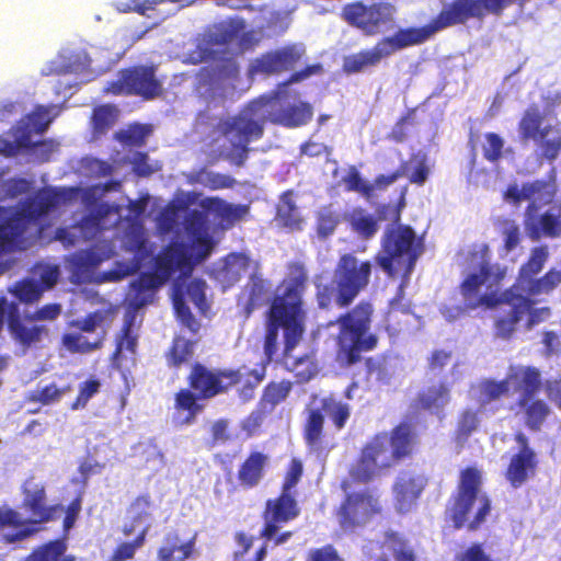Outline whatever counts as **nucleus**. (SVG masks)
I'll use <instances>...</instances> for the list:
<instances>
[{"label":"nucleus","instance_id":"1","mask_svg":"<svg viewBox=\"0 0 561 561\" xmlns=\"http://www.w3.org/2000/svg\"><path fill=\"white\" fill-rule=\"evenodd\" d=\"M265 379V365L242 371L241 367L218 368L194 362L186 376L187 388H182L174 394V409L185 412V424H191L203 412L204 401L219 396H226L237 389V396L245 403L254 399L255 391Z\"/></svg>","mask_w":561,"mask_h":561},{"label":"nucleus","instance_id":"2","mask_svg":"<svg viewBox=\"0 0 561 561\" xmlns=\"http://www.w3.org/2000/svg\"><path fill=\"white\" fill-rule=\"evenodd\" d=\"M309 283V273L306 265L299 261L287 264V275L278 286L266 314V332L264 336V354L267 365L277 352L279 329H284V356L298 345L305 333L307 312L304 296ZM262 364L260 365V367Z\"/></svg>","mask_w":561,"mask_h":561},{"label":"nucleus","instance_id":"3","mask_svg":"<svg viewBox=\"0 0 561 561\" xmlns=\"http://www.w3.org/2000/svg\"><path fill=\"white\" fill-rule=\"evenodd\" d=\"M542 389V376L535 366L511 368L502 380L486 379L481 383L484 403L506 397L512 391L518 393L517 400L508 407L514 416H522L525 426L531 432H539L551 414L549 404L535 398Z\"/></svg>","mask_w":561,"mask_h":561},{"label":"nucleus","instance_id":"4","mask_svg":"<svg viewBox=\"0 0 561 561\" xmlns=\"http://www.w3.org/2000/svg\"><path fill=\"white\" fill-rule=\"evenodd\" d=\"M21 493V507L28 514L27 519L12 507L0 506V536L8 545L31 538L39 530L38 524L55 522L66 512L62 504L48 503L46 483L33 476L23 482Z\"/></svg>","mask_w":561,"mask_h":561},{"label":"nucleus","instance_id":"5","mask_svg":"<svg viewBox=\"0 0 561 561\" xmlns=\"http://www.w3.org/2000/svg\"><path fill=\"white\" fill-rule=\"evenodd\" d=\"M423 252V237H419L410 225L386 227L380 239V250L374 260L389 278H400L399 296L390 301V313L399 310L403 288L409 284Z\"/></svg>","mask_w":561,"mask_h":561},{"label":"nucleus","instance_id":"6","mask_svg":"<svg viewBox=\"0 0 561 561\" xmlns=\"http://www.w3.org/2000/svg\"><path fill=\"white\" fill-rule=\"evenodd\" d=\"M64 195L53 190H41L21 203L20 207L0 206V257L4 254L25 250L28 242L25 232L30 225L57 208Z\"/></svg>","mask_w":561,"mask_h":561},{"label":"nucleus","instance_id":"7","mask_svg":"<svg viewBox=\"0 0 561 561\" xmlns=\"http://www.w3.org/2000/svg\"><path fill=\"white\" fill-rule=\"evenodd\" d=\"M374 306L360 300L352 309L339 314L329 324H336V359L342 366L351 367L362 362V354L377 348L379 337L370 332Z\"/></svg>","mask_w":561,"mask_h":561},{"label":"nucleus","instance_id":"8","mask_svg":"<svg viewBox=\"0 0 561 561\" xmlns=\"http://www.w3.org/2000/svg\"><path fill=\"white\" fill-rule=\"evenodd\" d=\"M482 472L473 466L463 468L459 473L456 491L451 494L446 513L455 529L467 527L476 531L491 513L490 497L481 493Z\"/></svg>","mask_w":561,"mask_h":561},{"label":"nucleus","instance_id":"9","mask_svg":"<svg viewBox=\"0 0 561 561\" xmlns=\"http://www.w3.org/2000/svg\"><path fill=\"white\" fill-rule=\"evenodd\" d=\"M476 0H454L426 25L399 28L393 35L381 38V44L393 53L410 46L427 42L436 32L457 24H465L469 19H479Z\"/></svg>","mask_w":561,"mask_h":561},{"label":"nucleus","instance_id":"10","mask_svg":"<svg viewBox=\"0 0 561 561\" xmlns=\"http://www.w3.org/2000/svg\"><path fill=\"white\" fill-rule=\"evenodd\" d=\"M322 411L329 415L337 431L343 430L351 417V405L336 400L333 396L322 398L320 408L307 410L302 438L307 450L316 456H327L335 447L334 439L325 432V417Z\"/></svg>","mask_w":561,"mask_h":561},{"label":"nucleus","instance_id":"11","mask_svg":"<svg viewBox=\"0 0 561 561\" xmlns=\"http://www.w3.org/2000/svg\"><path fill=\"white\" fill-rule=\"evenodd\" d=\"M213 134L230 142L231 149L226 154L229 162L236 167H243L249 157L250 142L263 137L264 124L248 113H239L219 118Z\"/></svg>","mask_w":561,"mask_h":561},{"label":"nucleus","instance_id":"12","mask_svg":"<svg viewBox=\"0 0 561 561\" xmlns=\"http://www.w3.org/2000/svg\"><path fill=\"white\" fill-rule=\"evenodd\" d=\"M504 307L495 314L493 323L495 336L502 340L513 337L524 317H527L525 329L531 330L551 316L550 307H535L530 296L517 294L513 289L506 295Z\"/></svg>","mask_w":561,"mask_h":561},{"label":"nucleus","instance_id":"13","mask_svg":"<svg viewBox=\"0 0 561 561\" xmlns=\"http://www.w3.org/2000/svg\"><path fill=\"white\" fill-rule=\"evenodd\" d=\"M507 268L500 264H491L486 261L479 266L478 273L469 274L460 284V293L469 309L484 307L488 309H496V312L505 305L506 295L512 288L502 293L493 290L486 294H480L481 287L490 282V286L499 285L505 277Z\"/></svg>","mask_w":561,"mask_h":561},{"label":"nucleus","instance_id":"14","mask_svg":"<svg viewBox=\"0 0 561 561\" xmlns=\"http://www.w3.org/2000/svg\"><path fill=\"white\" fill-rule=\"evenodd\" d=\"M545 114L538 105H529L518 122L519 138L534 141L537 145L538 158L549 163L554 162L561 154V127L545 125Z\"/></svg>","mask_w":561,"mask_h":561},{"label":"nucleus","instance_id":"15","mask_svg":"<svg viewBox=\"0 0 561 561\" xmlns=\"http://www.w3.org/2000/svg\"><path fill=\"white\" fill-rule=\"evenodd\" d=\"M103 93L133 95L149 101L161 96L163 87L153 66L137 65L121 69L117 79L103 88Z\"/></svg>","mask_w":561,"mask_h":561},{"label":"nucleus","instance_id":"16","mask_svg":"<svg viewBox=\"0 0 561 561\" xmlns=\"http://www.w3.org/2000/svg\"><path fill=\"white\" fill-rule=\"evenodd\" d=\"M381 513L379 496L368 489L347 493L336 510L340 527L347 533L355 531Z\"/></svg>","mask_w":561,"mask_h":561},{"label":"nucleus","instance_id":"17","mask_svg":"<svg viewBox=\"0 0 561 561\" xmlns=\"http://www.w3.org/2000/svg\"><path fill=\"white\" fill-rule=\"evenodd\" d=\"M334 277L340 285L341 300L352 302L369 285L373 263L359 261L353 253L342 254L334 267Z\"/></svg>","mask_w":561,"mask_h":561},{"label":"nucleus","instance_id":"18","mask_svg":"<svg viewBox=\"0 0 561 561\" xmlns=\"http://www.w3.org/2000/svg\"><path fill=\"white\" fill-rule=\"evenodd\" d=\"M396 12V7L389 2L365 4L356 1L343 7L342 18L365 35L374 36L380 32L382 25L393 22Z\"/></svg>","mask_w":561,"mask_h":561},{"label":"nucleus","instance_id":"19","mask_svg":"<svg viewBox=\"0 0 561 561\" xmlns=\"http://www.w3.org/2000/svg\"><path fill=\"white\" fill-rule=\"evenodd\" d=\"M558 192L554 171L546 179H537L525 182L522 186L517 183L510 184L503 192V199L512 206H519L527 201L525 213L538 211L542 206L550 205Z\"/></svg>","mask_w":561,"mask_h":561},{"label":"nucleus","instance_id":"20","mask_svg":"<svg viewBox=\"0 0 561 561\" xmlns=\"http://www.w3.org/2000/svg\"><path fill=\"white\" fill-rule=\"evenodd\" d=\"M171 257L167 253L159 252L154 257L153 271L141 273L130 284L128 295L129 307L135 311L152 301L154 290L163 286L174 274Z\"/></svg>","mask_w":561,"mask_h":561},{"label":"nucleus","instance_id":"21","mask_svg":"<svg viewBox=\"0 0 561 561\" xmlns=\"http://www.w3.org/2000/svg\"><path fill=\"white\" fill-rule=\"evenodd\" d=\"M387 455V432H380L374 435L360 449V453L354 463L351 466L348 474L353 482L368 483L381 470L390 467L383 466V460H388Z\"/></svg>","mask_w":561,"mask_h":561},{"label":"nucleus","instance_id":"22","mask_svg":"<svg viewBox=\"0 0 561 561\" xmlns=\"http://www.w3.org/2000/svg\"><path fill=\"white\" fill-rule=\"evenodd\" d=\"M387 455V432H380L374 435L360 449V453L354 463L351 466L348 474L353 482L368 483L381 470L390 467L383 466V460H388Z\"/></svg>","mask_w":561,"mask_h":561},{"label":"nucleus","instance_id":"23","mask_svg":"<svg viewBox=\"0 0 561 561\" xmlns=\"http://www.w3.org/2000/svg\"><path fill=\"white\" fill-rule=\"evenodd\" d=\"M214 245L213 238L204 232L194 237L196 253H193L192 247L183 241H170L160 252L171 257L170 264L174 272L179 271L182 276L190 277L195 266L210 255Z\"/></svg>","mask_w":561,"mask_h":561},{"label":"nucleus","instance_id":"24","mask_svg":"<svg viewBox=\"0 0 561 561\" xmlns=\"http://www.w3.org/2000/svg\"><path fill=\"white\" fill-rule=\"evenodd\" d=\"M81 505L82 499L81 495H78L66 507L62 537L38 546L26 557L25 561H76L73 554L67 553V538L80 515Z\"/></svg>","mask_w":561,"mask_h":561},{"label":"nucleus","instance_id":"25","mask_svg":"<svg viewBox=\"0 0 561 561\" xmlns=\"http://www.w3.org/2000/svg\"><path fill=\"white\" fill-rule=\"evenodd\" d=\"M513 439L518 450L511 456L504 476L511 486L518 489L536 474L539 461L525 433L515 432Z\"/></svg>","mask_w":561,"mask_h":561},{"label":"nucleus","instance_id":"26","mask_svg":"<svg viewBox=\"0 0 561 561\" xmlns=\"http://www.w3.org/2000/svg\"><path fill=\"white\" fill-rule=\"evenodd\" d=\"M300 515V507L295 495L280 491L276 497L268 499L262 512L264 525L260 531L261 538L270 540L280 526L290 523Z\"/></svg>","mask_w":561,"mask_h":561},{"label":"nucleus","instance_id":"27","mask_svg":"<svg viewBox=\"0 0 561 561\" xmlns=\"http://www.w3.org/2000/svg\"><path fill=\"white\" fill-rule=\"evenodd\" d=\"M431 169L428 159L423 152H414L410 156L409 161H402L398 169L388 173L379 174L370 183L373 186V198L375 191H385L388 186L397 182L399 179L407 176L411 184L422 186L428 180Z\"/></svg>","mask_w":561,"mask_h":561},{"label":"nucleus","instance_id":"28","mask_svg":"<svg viewBox=\"0 0 561 561\" xmlns=\"http://www.w3.org/2000/svg\"><path fill=\"white\" fill-rule=\"evenodd\" d=\"M4 322L12 337L22 346L28 347L39 343L43 336L48 335V329L45 325H25L19 306L14 302L9 304L5 298H0V332Z\"/></svg>","mask_w":561,"mask_h":561},{"label":"nucleus","instance_id":"29","mask_svg":"<svg viewBox=\"0 0 561 561\" xmlns=\"http://www.w3.org/2000/svg\"><path fill=\"white\" fill-rule=\"evenodd\" d=\"M240 76V68L234 54L226 50H214L211 62L198 71V81L209 88H221L233 84Z\"/></svg>","mask_w":561,"mask_h":561},{"label":"nucleus","instance_id":"30","mask_svg":"<svg viewBox=\"0 0 561 561\" xmlns=\"http://www.w3.org/2000/svg\"><path fill=\"white\" fill-rule=\"evenodd\" d=\"M302 53L294 45H287L268 50L254 58L248 69L249 76L262 75L265 77L279 75L293 70L300 61Z\"/></svg>","mask_w":561,"mask_h":561},{"label":"nucleus","instance_id":"31","mask_svg":"<svg viewBox=\"0 0 561 561\" xmlns=\"http://www.w3.org/2000/svg\"><path fill=\"white\" fill-rule=\"evenodd\" d=\"M419 444V434L411 421H401L390 433H387V457L383 466L393 467L412 456Z\"/></svg>","mask_w":561,"mask_h":561},{"label":"nucleus","instance_id":"32","mask_svg":"<svg viewBox=\"0 0 561 561\" xmlns=\"http://www.w3.org/2000/svg\"><path fill=\"white\" fill-rule=\"evenodd\" d=\"M524 229L533 241L541 238L557 239L561 237V214L546 210L542 214L529 211L524 214Z\"/></svg>","mask_w":561,"mask_h":561},{"label":"nucleus","instance_id":"33","mask_svg":"<svg viewBox=\"0 0 561 561\" xmlns=\"http://www.w3.org/2000/svg\"><path fill=\"white\" fill-rule=\"evenodd\" d=\"M450 401V388L447 382L439 381L419 391L415 398V408L428 411L439 420L445 417L444 408Z\"/></svg>","mask_w":561,"mask_h":561},{"label":"nucleus","instance_id":"34","mask_svg":"<svg viewBox=\"0 0 561 561\" xmlns=\"http://www.w3.org/2000/svg\"><path fill=\"white\" fill-rule=\"evenodd\" d=\"M313 117V107L308 102L289 104L271 113L268 121L286 128H298L307 125Z\"/></svg>","mask_w":561,"mask_h":561},{"label":"nucleus","instance_id":"35","mask_svg":"<svg viewBox=\"0 0 561 561\" xmlns=\"http://www.w3.org/2000/svg\"><path fill=\"white\" fill-rule=\"evenodd\" d=\"M314 286V298L321 310H328L335 304L339 308H347L352 302L341 300L339 282L328 278L323 274H317L312 278Z\"/></svg>","mask_w":561,"mask_h":561},{"label":"nucleus","instance_id":"36","mask_svg":"<svg viewBox=\"0 0 561 561\" xmlns=\"http://www.w3.org/2000/svg\"><path fill=\"white\" fill-rule=\"evenodd\" d=\"M196 535L190 540L182 542L176 531L168 533L163 538L162 546L157 551L159 561H186L192 558L195 551Z\"/></svg>","mask_w":561,"mask_h":561},{"label":"nucleus","instance_id":"37","mask_svg":"<svg viewBox=\"0 0 561 561\" xmlns=\"http://www.w3.org/2000/svg\"><path fill=\"white\" fill-rule=\"evenodd\" d=\"M267 462V455L261 451L250 453L238 470L240 485L247 489L256 486L264 476Z\"/></svg>","mask_w":561,"mask_h":561},{"label":"nucleus","instance_id":"38","mask_svg":"<svg viewBox=\"0 0 561 561\" xmlns=\"http://www.w3.org/2000/svg\"><path fill=\"white\" fill-rule=\"evenodd\" d=\"M389 56V51L386 50L381 41L371 49H364L357 54L350 55L344 58L343 70L346 73L362 72L367 67L377 66L383 58Z\"/></svg>","mask_w":561,"mask_h":561},{"label":"nucleus","instance_id":"39","mask_svg":"<svg viewBox=\"0 0 561 561\" xmlns=\"http://www.w3.org/2000/svg\"><path fill=\"white\" fill-rule=\"evenodd\" d=\"M185 278L186 277L180 274V277H178L173 283L171 294L172 302L174 304L175 294L179 291L182 294L183 301H185V297L187 296L201 312H205L208 308L205 294V282L199 278L186 282Z\"/></svg>","mask_w":561,"mask_h":561},{"label":"nucleus","instance_id":"40","mask_svg":"<svg viewBox=\"0 0 561 561\" xmlns=\"http://www.w3.org/2000/svg\"><path fill=\"white\" fill-rule=\"evenodd\" d=\"M209 208L216 211L219 225L224 229L232 228L237 222L241 221L250 210L248 205L230 204L219 197H210L207 199Z\"/></svg>","mask_w":561,"mask_h":561},{"label":"nucleus","instance_id":"41","mask_svg":"<svg viewBox=\"0 0 561 561\" xmlns=\"http://www.w3.org/2000/svg\"><path fill=\"white\" fill-rule=\"evenodd\" d=\"M427 484V479L423 476H401L394 484V491L401 508L415 502Z\"/></svg>","mask_w":561,"mask_h":561},{"label":"nucleus","instance_id":"42","mask_svg":"<svg viewBox=\"0 0 561 561\" xmlns=\"http://www.w3.org/2000/svg\"><path fill=\"white\" fill-rule=\"evenodd\" d=\"M10 134L13 140H3L2 151L8 157L18 154L21 150L32 149L36 146L43 145V141H32V128L27 121L21 119L16 125L12 126Z\"/></svg>","mask_w":561,"mask_h":561},{"label":"nucleus","instance_id":"43","mask_svg":"<svg viewBox=\"0 0 561 561\" xmlns=\"http://www.w3.org/2000/svg\"><path fill=\"white\" fill-rule=\"evenodd\" d=\"M276 219L280 226L290 231L301 230L304 218L294 202V192L291 190H287L280 195Z\"/></svg>","mask_w":561,"mask_h":561},{"label":"nucleus","instance_id":"44","mask_svg":"<svg viewBox=\"0 0 561 561\" xmlns=\"http://www.w3.org/2000/svg\"><path fill=\"white\" fill-rule=\"evenodd\" d=\"M294 383L288 379L270 381L263 388L259 407L263 412L271 413L277 405L285 402L293 390Z\"/></svg>","mask_w":561,"mask_h":561},{"label":"nucleus","instance_id":"45","mask_svg":"<svg viewBox=\"0 0 561 561\" xmlns=\"http://www.w3.org/2000/svg\"><path fill=\"white\" fill-rule=\"evenodd\" d=\"M259 270L260 264L254 263V268L245 286V290L248 291V299L244 305V311L248 316L263 304L270 291V284L265 278H263Z\"/></svg>","mask_w":561,"mask_h":561},{"label":"nucleus","instance_id":"46","mask_svg":"<svg viewBox=\"0 0 561 561\" xmlns=\"http://www.w3.org/2000/svg\"><path fill=\"white\" fill-rule=\"evenodd\" d=\"M108 257L110 254L105 251H100L96 245L78 251L71 259L73 273L79 277H85Z\"/></svg>","mask_w":561,"mask_h":561},{"label":"nucleus","instance_id":"47","mask_svg":"<svg viewBox=\"0 0 561 561\" xmlns=\"http://www.w3.org/2000/svg\"><path fill=\"white\" fill-rule=\"evenodd\" d=\"M549 259V249L546 244L538 245L531 249L530 255L525 263H523L518 271V280L522 285L529 286L531 280H535L545 264Z\"/></svg>","mask_w":561,"mask_h":561},{"label":"nucleus","instance_id":"48","mask_svg":"<svg viewBox=\"0 0 561 561\" xmlns=\"http://www.w3.org/2000/svg\"><path fill=\"white\" fill-rule=\"evenodd\" d=\"M351 229L362 239H371L379 230L378 219L362 207L354 208L347 216Z\"/></svg>","mask_w":561,"mask_h":561},{"label":"nucleus","instance_id":"49","mask_svg":"<svg viewBox=\"0 0 561 561\" xmlns=\"http://www.w3.org/2000/svg\"><path fill=\"white\" fill-rule=\"evenodd\" d=\"M136 314L127 312L124 318L123 327L115 339V350L112 354V360L118 362L121 354L124 350L134 354L137 347L138 335L134 333L133 328L135 324Z\"/></svg>","mask_w":561,"mask_h":561},{"label":"nucleus","instance_id":"50","mask_svg":"<svg viewBox=\"0 0 561 561\" xmlns=\"http://www.w3.org/2000/svg\"><path fill=\"white\" fill-rule=\"evenodd\" d=\"M195 343L181 335L173 337L172 343L165 352V360L170 368L179 369L188 364L194 356Z\"/></svg>","mask_w":561,"mask_h":561},{"label":"nucleus","instance_id":"51","mask_svg":"<svg viewBox=\"0 0 561 561\" xmlns=\"http://www.w3.org/2000/svg\"><path fill=\"white\" fill-rule=\"evenodd\" d=\"M254 263L247 254L241 252H233L226 256L221 270L224 278L229 283H237L241 279L242 275L247 273L251 266L254 268Z\"/></svg>","mask_w":561,"mask_h":561},{"label":"nucleus","instance_id":"52","mask_svg":"<svg viewBox=\"0 0 561 561\" xmlns=\"http://www.w3.org/2000/svg\"><path fill=\"white\" fill-rule=\"evenodd\" d=\"M104 343V334L89 340L82 332L65 333L61 336L62 346L70 353L88 354L100 350Z\"/></svg>","mask_w":561,"mask_h":561},{"label":"nucleus","instance_id":"53","mask_svg":"<svg viewBox=\"0 0 561 561\" xmlns=\"http://www.w3.org/2000/svg\"><path fill=\"white\" fill-rule=\"evenodd\" d=\"M561 285V268H549L542 276L531 280L529 286H525V291L530 297L540 295H550Z\"/></svg>","mask_w":561,"mask_h":561},{"label":"nucleus","instance_id":"54","mask_svg":"<svg viewBox=\"0 0 561 561\" xmlns=\"http://www.w3.org/2000/svg\"><path fill=\"white\" fill-rule=\"evenodd\" d=\"M289 369L295 373L298 382H308L311 380L319 371L316 351L293 357Z\"/></svg>","mask_w":561,"mask_h":561},{"label":"nucleus","instance_id":"55","mask_svg":"<svg viewBox=\"0 0 561 561\" xmlns=\"http://www.w3.org/2000/svg\"><path fill=\"white\" fill-rule=\"evenodd\" d=\"M149 525L145 526L131 541L119 542L111 553L110 561L133 560L137 550L144 547L149 531Z\"/></svg>","mask_w":561,"mask_h":561},{"label":"nucleus","instance_id":"56","mask_svg":"<svg viewBox=\"0 0 561 561\" xmlns=\"http://www.w3.org/2000/svg\"><path fill=\"white\" fill-rule=\"evenodd\" d=\"M385 538L396 561H416V554L409 541L397 531H386Z\"/></svg>","mask_w":561,"mask_h":561},{"label":"nucleus","instance_id":"57","mask_svg":"<svg viewBox=\"0 0 561 561\" xmlns=\"http://www.w3.org/2000/svg\"><path fill=\"white\" fill-rule=\"evenodd\" d=\"M118 117V108L113 104L98 105L92 111V125L96 133L107 131Z\"/></svg>","mask_w":561,"mask_h":561},{"label":"nucleus","instance_id":"58","mask_svg":"<svg viewBox=\"0 0 561 561\" xmlns=\"http://www.w3.org/2000/svg\"><path fill=\"white\" fill-rule=\"evenodd\" d=\"M480 420L477 411L471 409L463 410L458 417L455 432L457 443H466L471 434L479 427Z\"/></svg>","mask_w":561,"mask_h":561},{"label":"nucleus","instance_id":"59","mask_svg":"<svg viewBox=\"0 0 561 561\" xmlns=\"http://www.w3.org/2000/svg\"><path fill=\"white\" fill-rule=\"evenodd\" d=\"M408 188L403 187L396 205L390 203L379 204L376 208L375 218L379 221L390 220L391 225H401V213L405 207V194Z\"/></svg>","mask_w":561,"mask_h":561},{"label":"nucleus","instance_id":"60","mask_svg":"<svg viewBox=\"0 0 561 561\" xmlns=\"http://www.w3.org/2000/svg\"><path fill=\"white\" fill-rule=\"evenodd\" d=\"M342 181L346 191L359 193L366 201L373 199L370 182L365 181L354 165L348 169Z\"/></svg>","mask_w":561,"mask_h":561},{"label":"nucleus","instance_id":"61","mask_svg":"<svg viewBox=\"0 0 561 561\" xmlns=\"http://www.w3.org/2000/svg\"><path fill=\"white\" fill-rule=\"evenodd\" d=\"M70 386L59 388L56 383L51 382L42 389L32 391L28 394V401L49 405L58 402L66 392L70 391Z\"/></svg>","mask_w":561,"mask_h":561},{"label":"nucleus","instance_id":"62","mask_svg":"<svg viewBox=\"0 0 561 561\" xmlns=\"http://www.w3.org/2000/svg\"><path fill=\"white\" fill-rule=\"evenodd\" d=\"M174 311L180 323L192 334H197L201 329L199 321L194 317L186 301H183L182 294L178 291L174 298Z\"/></svg>","mask_w":561,"mask_h":561},{"label":"nucleus","instance_id":"63","mask_svg":"<svg viewBox=\"0 0 561 561\" xmlns=\"http://www.w3.org/2000/svg\"><path fill=\"white\" fill-rule=\"evenodd\" d=\"M340 222V216L330 207L322 208L316 220V231L319 238L325 239L331 236Z\"/></svg>","mask_w":561,"mask_h":561},{"label":"nucleus","instance_id":"64","mask_svg":"<svg viewBox=\"0 0 561 561\" xmlns=\"http://www.w3.org/2000/svg\"><path fill=\"white\" fill-rule=\"evenodd\" d=\"M198 181L211 191L232 188L237 181L229 174L202 170L197 174Z\"/></svg>","mask_w":561,"mask_h":561}]
</instances>
